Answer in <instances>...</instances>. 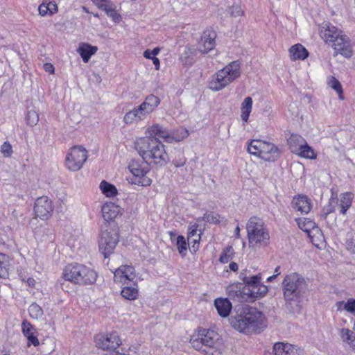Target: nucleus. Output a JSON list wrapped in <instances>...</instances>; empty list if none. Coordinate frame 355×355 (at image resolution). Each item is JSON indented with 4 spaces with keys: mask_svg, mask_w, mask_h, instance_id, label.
Listing matches in <instances>:
<instances>
[{
    "mask_svg": "<svg viewBox=\"0 0 355 355\" xmlns=\"http://www.w3.org/2000/svg\"><path fill=\"white\" fill-rule=\"evenodd\" d=\"M170 132L162 125L155 123L146 130V137L137 138L135 148L144 162L148 165L164 166L168 161L165 146L159 140L169 142Z\"/></svg>",
    "mask_w": 355,
    "mask_h": 355,
    "instance_id": "obj_1",
    "label": "nucleus"
},
{
    "mask_svg": "<svg viewBox=\"0 0 355 355\" xmlns=\"http://www.w3.org/2000/svg\"><path fill=\"white\" fill-rule=\"evenodd\" d=\"M245 286L241 284L234 283L228 286L226 292L232 300L243 302L250 298H258L264 296L268 288L261 283V275H250L243 278Z\"/></svg>",
    "mask_w": 355,
    "mask_h": 355,
    "instance_id": "obj_2",
    "label": "nucleus"
},
{
    "mask_svg": "<svg viewBox=\"0 0 355 355\" xmlns=\"http://www.w3.org/2000/svg\"><path fill=\"white\" fill-rule=\"evenodd\" d=\"M263 314L255 308L243 307L235 315H232L230 322L236 330L248 334L256 331L264 324Z\"/></svg>",
    "mask_w": 355,
    "mask_h": 355,
    "instance_id": "obj_3",
    "label": "nucleus"
},
{
    "mask_svg": "<svg viewBox=\"0 0 355 355\" xmlns=\"http://www.w3.org/2000/svg\"><path fill=\"white\" fill-rule=\"evenodd\" d=\"M191 346L205 355H221L222 340L214 330L202 329L190 339Z\"/></svg>",
    "mask_w": 355,
    "mask_h": 355,
    "instance_id": "obj_4",
    "label": "nucleus"
},
{
    "mask_svg": "<svg viewBox=\"0 0 355 355\" xmlns=\"http://www.w3.org/2000/svg\"><path fill=\"white\" fill-rule=\"evenodd\" d=\"M320 34L324 42L333 47L336 54L340 53L345 58L352 55L349 37L329 22L322 23Z\"/></svg>",
    "mask_w": 355,
    "mask_h": 355,
    "instance_id": "obj_5",
    "label": "nucleus"
},
{
    "mask_svg": "<svg viewBox=\"0 0 355 355\" xmlns=\"http://www.w3.org/2000/svg\"><path fill=\"white\" fill-rule=\"evenodd\" d=\"M249 248L257 250L269 243L270 235L263 220L257 216L250 218L246 223Z\"/></svg>",
    "mask_w": 355,
    "mask_h": 355,
    "instance_id": "obj_6",
    "label": "nucleus"
},
{
    "mask_svg": "<svg viewBox=\"0 0 355 355\" xmlns=\"http://www.w3.org/2000/svg\"><path fill=\"white\" fill-rule=\"evenodd\" d=\"M241 73L240 62L233 61L212 76L209 88L214 92L220 91L236 80Z\"/></svg>",
    "mask_w": 355,
    "mask_h": 355,
    "instance_id": "obj_7",
    "label": "nucleus"
},
{
    "mask_svg": "<svg viewBox=\"0 0 355 355\" xmlns=\"http://www.w3.org/2000/svg\"><path fill=\"white\" fill-rule=\"evenodd\" d=\"M63 277L71 282L85 285L94 283L97 275L93 269L83 264L75 263L65 267Z\"/></svg>",
    "mask_w": 355,
    "mask_h": 355,
    "instance_id": "obj_8",
    "label": "nucleus"
},
{
    "mask_svg": "<svg viewBox=\"0 0 355 355\" xmlns=\"http://www.w3.org/2000/svg\"><path fill=\"white\" fill-rule=\"evenodd\" d=\"M282 285L284 298L286 301H297L307 290L305 279L297 272L286 275Z\"/></svg>",
    "mask_w": 355,
    "mask_h": 355,
    "instance_id": "obj_9",
    "label": "nucleus"
},
{
    "mask_svg": "<svg viewBox=\"0 0 355 355\" xmlns=\"http://www.w3.org/2000/svg\"><path fill=\"white\" fill-rule=\"evenodd\" d=\"M248 151L265 161H275L279 156V149L275 144L261 139L252 140Z\"/></svg>",
    "mask_w": 355,
    "mask_h": 355,
    "instance_id": "obj_10",
    "label": "nucleus"
},
{
    "mask_svg": "<svg viewBox=\"0 0 355 355\" xmlns=\"http://www.w3.org/2000/svg\"><path fill=\"white\" fill-rule=\"evenodd\" d=\"M87 157V151L84 147L74 146L67 151L64 165L70 171H78L82 168Z\"/></svg>",
    "mask_w": 355,
    "mask_h": 355,
    "instance_id": "obj_11",
    "label": "nucleus"
},
{
    "mask_svg": "<svg viewBox=\"0 0 355 355\" xmlns=\"http://www.w3.org/2000/svg\"><path fill=\"white\" fill-rule=\"evenodd\" d=\"M128 169L132 175V178L128 179L130 184L141 187L151 184L152 180L146 175L150 171L149 168L144 163L133 159L129 163Z\"/></svg>",
    "mask_w": 355,
    "mask_h": 355,
    "instance_id": "obj_12",
    "label": "nucleus"
},
{
    "mask_svg": "<svg viewBox=\"0 0 355 355\" xmlns=\"http://www.w3.org/2000/svg\"><path fill=\"white\" fill-rule=\"evenodd\" d=\"M119 241L118 235L113 230H102L98 241L100 252L106 258L111 254Z\"/></svg>",
    "mask_w": 355,
    "mask_h": 355,
    "instance_id": "obj_13",
    "label": "nucleus"
},
{
    "mask_svg": "<svg viewBox=\"0 0 355 355\" xmlns=\"http://www.w3.org/2000/svg\"><path fill=\"white\" fill-rule=\"evenodd\" d=\"M95 340L96 345L103 349H116L121 345V340L115 331L98 334L96 336Z\"/></svg>",
    "mask_w": 355,
    "mask_h": 355,
    "instance_id": "obj_14",
    "label": "nucleus"
},
{
    "mask_svg": "<svg viewBox=\"0 0 355 355\" xmlns=\"http://www.w3.org/2000/svg\"><path fill=\"white\" fill-rule=\"evenodd\" d=\"M34 211L37 217L42 220L49 219L53 211V205L47 196H42L35 202Z\"/></svg>",
    "mask_w": 355,
    "mask_h": 355,
    "instance_id": "obj_15",
    "label": "nucleus"
},
{
    "mask_svg": "<svg viewBox=\"0 0 355 355\" xmlns=\"http://www.w3.org/2000/svg\"><path fill=\"white\" fill-rule=\"evenodd\" d=\"M136 277L135 268L130 265H122L114 272V281L123 285L133 282Z\"/></svg>",
    "mask_w": 355,
    "mask_h": 355,
    "instance_id": "obj_16",
    "label": "nucleus"
},
{
    "mask_svg": "<svg viewBox=\"0 0 355 355\" xmlns=\"http://www.w3.org/2000/svg\"><path fill=\"white\" fill-rule=\"evenodd\" d=\"M304 350L288 343H276L273 346V355H303Z\"/></svg>",
    "mask_w": 355,
    "mask_h": 355,
    "instance_id": "obj_17",
    "label": "nucleus"
},
{
    "mask_svg": "<svg viewBox=\"0 0 355 355\" xmlns=\"http://www.w3.org/2000/svg\"><path fill=\"white\" fill-rule=\"evenodd\" d=\"M291 207L301 214H307L311 209L312 202L306 196L297 195L293 198Z\"/></svg>",
    "mask_w": 355,
    "mask_h": 355,
    "instance_id": "obj_18",
    "label": "nucleus"
},
{
    "mask_svg": "<svg viewBox=\"0 0 355 355\" xmlns=\"http://www.w3.org/2000/svg\"><path fill=\"white\" fill-rule=\"evenodd\" d=\"M216 34L213 31H205L198 43V49L202 53H207L214 49Z\"/></svg>",
    "mask_w": 355,
    "mask_h": 355,
    "instance_id": "obj_19",
    "label": "nucleus"
},
{
    "mask_svg": "<svg viewBox=\"0 0 355 355\" xmlns=\"http://www.w3.org/2000/svg\"><path fill=\"white\" fill-rule=\"evenodd\" d=\"M101 211L103 218L106 221H109L121 214V208L114 203L106 202L103 205Z\"/></svg>",
    "mask_w": 355,
    "mask_h": 355,
    "instance_id": "obj_20",
    "label": "nucleus"
},
{
    "mask_svg": "<svg viewBox=\"0 0 355 355\" xmlns=\"http://www.w3.org/2000/svg\"><path fill=\"white\" fill-rule=\"evenodd\" d=\"M353 198L354 194L352 192H345L340 194L336 202L341 214L345 215L347 214V210L352 206Z\"/></svg>",
    "mask_w": 355,
    "mask_h": 355,
    "instance_id": "obj_21",
    "label": "nucleus"
},
{
    "mask_svg": "<svg viewBox=\"0 0 355 355\" xmlns=\"http://www.w3.org/2000/svg\"><path fill=\"white\" fill-rule=\"evenodd\" d=\"M159 103L160 99L158 97L154 95H149L146 98L145 101L139 106L142 110L144 114L146 116H148L156 109V107L159 105Z\"/></svg>",
    "mask_w": 355,
    "mask_h": 355,
    "instance_id": "obj_22",
    "label": "nucleus"
},
{
    "mask_svg": "<svg viewBox=\"0 0 355 355\" xmlns=\"http://www.w3.org/2000/svg\"><path fill=\"white\" fill-rule=\"evenodd\" d=\"M146 117L140 107L137 106L125 114L123 121L126 124H132L144 120Z\"/></svg>",
    "mask_w": 355,
    "mask_h": 355,
    "instance_id": "obj_23",
    "label": "nucleus"
},
{
    "mask_svg": "<svg viewBox=\"0 0 355 355\" xmlns=\"http://www.w3.org/2000/svg\"><path fill=\"white\" fill-rule=\"evenodd\" d=\"M214 305L218 315L222 318H226L232 310V304L227 299L218 298L214 301Z\"/></svg>",
    "mask_w": 355,
    "mask_h": 355,
    "instance_id": "obj_24",
    "label": "nucleus"
},
{
    "mask_svg": "<svg viewBox=\"0 0 355 355\" xmlns=\"http://www.w3.org/2000/svg\"><path fill=\"white\" fill-rule=\"evenodd\" d=\"M98 51L96 46H92L87 43H82L77 49V52L81 56L85 63L88 62L92 55H94Z\"/></svg>",
    "mask_w": 355,
    "mask_h": 355,
    "instance_id": "obj_25",
    "label": "nucleus"
},
{
    "mask_svg": "<svg viewBox=\"0 0 355 355\" xmlns=\"http://www.w3.org/2000/svg\"><path fill=\"white\" fill-rule=\"evenodd\" d=\"M22 331L28 340V345L33 344L34 346L39 345V340L35 336V329L31 323L24 321L22 324Z\"/></svg>",
    "mask_w": 355,
    "mask_h": 355,
    "instance_id": "obj_26",
    "label": "nucleus"
},
{
    "mask_svg": "<svg viewBox=\"0 0 355 355\" xmlns=\"http://www.w3.org/2000/svg\"><path fill=\"white\" fill-rule=\"evenodd\" d=\"M288 52L290 58L293 61L297 60H304L309 55L307 50L300 44L292 46L289 49Z\"/></svg>",
    "mask_w": 355,
    "mask_h": 355,
    "instance_id": "obj_27",
    "label": "nucleus"
},
{
    "mask_svg": "<svg viewBox=\"0 0 355 355\" xmlns=\"http://www.w3.org/2000/svg\"><path fill=\"white\" fill-rule=\"evenodd\" d=\"M121 295L128 300H135L139 297L137 284L133 282L130 285L124 286L121 289Z\"/></svg>",
    "mask_w": 355,
    "mask_h": 355,
    "instance_id": "obj_28",
    "label": "nucleus"
},
{
    "mask_svg": "<svg viewBox=\"0 0 355 355\" xmlns=\"http://www.w3.org/2000/svg\"><path fill=\"white\" fill-rule=\"evenodd\" d=\"M198 225L194 223L189 225L188 230V242L193 243V248L198 249V246L196 247V245H198L200 240L201 232L198 229Z\"/></svg>",
    "mask_w": 355,
    "mask_h": 355,
    "instance_id": "obj_29",
    "label": "nucleus"
},
{
    "mask_svg": "<svg viewBox=\"0 0 355 355\" xmlns=\"http://www.w3.org/2000/svg\"><path fill=\"white\" fill-rule=\"evenodd\" d=\"M252 98L250 96L246 97L241 105V117L244 122H248L250 114L252 109Z\"/></svg>",
    "mask_w": 355,
    "mask_h": 355,
    "instance_id": "obj_30",
    "label": "nucleus"
},
{
    "mask_svg": "<svg viewBox=\"0 0 355 355\" xmlns=\"http://www.w3.org/2000/svg\"><path fill=\"white\" fill-rule=\"evenodd\" d=\"M306 142L305 139L299 135H291L288 139L289 148L293 153L297 151V150Z\"/></svg>",
    "mask_w": 355,
    "mask_h": 355,
    "instance_id": "obj_31",
    "label": "nucleus"
},
{
    "mask_svg": "<svg viewBox=\"0 0 355 355\" xmlns=\"http://www.w3.org/2000/svg\"><path fill=\"white\" fill-rule=\"evenodd\" d=\"M99 188L102 193L107 198L114 197L118 193L117 189L115 187V186L105 180H103L100 183Z\"/></svg>",
    "mask_w": 355,
    "mask_h": 355,
    "instance_id": "obj_32",
    "label": "nucleus"
},
{
    "mask_svg": "<svg viewBox=\"0 0 355 355\" xmlns=\"http://www.w3.org/2000/svg\"><path fill=\"white\" fill-rule=\"evenodd\" d=\"M327 85L329 87L333 89L338 94L339 99L343 100L344 95L343 87L340 83L334 76H329L327 80Z\"/></svg>",
    "mask_w": 355,
    "mask_h": 355,
    "instance_id": "obj_33",
    "label": "nucleus"
},
{
    "mask_svg": "<svg viewBox=\"0 0 355 355\" xmlns=\"http://www.w3.org/2000/svg\"><path fill=\"white\" fill-rule=\"evenodd\" d=\"M189 135V131L187 129L184 128H180L173 132H170V143L178 142L187 137Z\"/></svg>",
    "mask_w": 355,
    "mask_h": 355,
    "instance_id": "obj_34",
    "label": "nucleus"
},
{
    "mask_svg": "<svg viewBox=\"0 0 355 355\" xmlns=\"http://www.w3.org/2000/svg\"><path fill=\"white\" fill-rule=\"evenodd\" d=\"M295 154L307 159H315L316 155L314 150L310 147L307 143L304 144L297 151L294 153Z\"/></svg>",
    "mask_w": 355,
    "mask_h": 355,
    "instance_id": "obj_35",
    "label": "nucleus"
},
{
    "mask_svg": "<svg viewBox=\"0 0 355 355\" xmlns=\"http://www.w3.org/2000/svg\"><path fill=\"white\" fill-rule=\"evenodd\" d=\"M296 222L297 223L298 227L306 234L311 230L313 227H315V223L306 218H300L296 219Z\"/></svg>",
    "mask_w": 355,
    "mask_h": 355,
    "instance_id": "obj_36",
    "label": "nucleus"
},
{
    "mask_svg": "<svg viewBox=\"0 0 355 355\" xmlns=\"http://www.w3.org/2000/svg\"><path fill=\"white\" fill-rule=\"evenodd\" d=\"M309 238L311 239L312 243H313L315 245H318V243H315L316 242H320L322 241L324 239L323 234L322 231L319 229V227L315 225V227L311 229V231H309L307 233Z\"/></svg>",
    "mask_w": 355,
    "mask_h": 355,
    "instance_id": "obj_37",
    "label": "nucleus"
},
{
    "mask_svg": "<svg viewBox=\"0 0 355 355\" xmlns=\"http://www.w3.org/2000/svg\"><path fill=\"white\" fill-rule=\"evenodd\" d=\"M8 257L0 252V277H5L8 275Z\"/></svg>",
    "mask_w": 355,
    "mask_h": 355,
    "instance_id": "obj_38",
    "label": "nucleus"
},
{
    "mask_svg": "<svg viewBox=\"0 0 355 355\" xmlns=\"http://www.w3.org/2000/svg\"><path fill=\"white\" fill-rule=\"evenodd\" d=\"M338 310H345L347 312L355 313V300L350 299L345 302L340 301L336 303Z\"/></svg>",
    "mask_w": 355,
    "mask_h": 355,
    "instance_id": "obj_39",
    "label": "nucleus"
},
{
    "mask_svg": "<svg viewBox=\"0 0 355 355\" xmlns=\"http://www.w3.org/2000/svg\"><path fill=\"white\" fill-rule=\"evenodd\" d=\"M29 315L32 318L39 319L43 315L42 309L36 303H33L28 308Z\"/></svg>",
    "mask_w": 355,
    "mask_h": 355,
    "instance_id": "obj_40",
    "label": "nucleus"
},
{
    "mask_svg": "<svg viewBox=\"0 0 355 355\" xmlns=\"http://www.w3.org/2000/svg\"><path fill=\"white\" fill-rule=\"evenodd\" d=\"M101 8L103 9L108 16L111 17L114 21L119 20V15L117 14L112 6L110 5L107 1L104 3L103 8Z\"/></svg>",
    "mask_w": 355,
    "mask_h": 355,
    "instance_id": "obj_41",
    "label": "nucleus"
},
{
    "mask_svg": "<svg viewBox=\"0 0 355 355\" xmlns=\"http://www.w3.org/2000/svg\"><path fill=\"white\" fill-rule=\"evenodd\" d=\"M234 255V250L232 246L227 247L222 252L219 261L221 263H225L230 261Z\"/></svg>",
    "mask_w": 355,
    "mask_h": 355,
    "instance_id": "obj_42",
    "label": "nucleus"
},
{
    "mask_svg": "<svg viewBox=\"0 0 355 355\" xmlns=\"http://www.w3.org/2000/svg\"><path fill=\"white\" fill-rule=\"evenodd\" d=\"M176 245L179 253L184 257L187 250V244L183 236H178L177 238Z\"/></svg>",
    "mask_w": 355,
    "mask_h": 355,
    "instance_id": "obj_43",
    "label": "nucleus"
},
{
    "mask_svg": "<svg viewBox=\"0 0 355 355\" xmlns=\"http://www.w3.org/2000/svg\"><path fill=\"white\" fill-rule=\"evenodd\" d=\"M340 336L344 342H346L348 344H352L354 341L353 332L348 329H341L340 331Z\"/></svg>",
    "mask_w": 355,
    "mask_h": 355,
    "instance_id": "obj_44",
    "label": "nucleus"
},
{
    "mask_svg": "<svg viewBox=\"0 0 355 355\" xmlns=\"http://www.w3.org/2000/svg\"><path fill=\"white\" fill-rule=\"evenodd\" d=\"M26 120L29 125H35L39 121V114L35 110H30L27 114Z\"/></svg>",
    "mask_w": 355,
    "mask_h": 355,
    "instance_id": "obj_45",
    "label": "nucleus"
},
{
    "mask_svg": "<svg viewBox=\"0 0 355 355\" xmlns=\"http://www.w3.org/2000/svg\"><path fill=\"white\" fill-rule=\"evenodd\" d=\"M227 13L231 16V17H239V16H241L243 15V10L241 9V8L238 6V5H234V6H232L231 7H229L227 9Z\"/></svg>",
    "mask_w": 355,
    "mask_h": 355,
    "instance_id": "obj_46",
    "label": "nucleus"
},
{
    "mask_svg": "<svg viewBox=\"0 0 355 355\" xmlns=\"http://www.w3.org/2000/svg\"><path fill=\"white\" fill-rule=\"evenodd\" d=\"M1 152L5 157H10L12 154V146L8 141H6L1 147Z\"/></svg>",
    "mask_w": 355,
    "mask_h": 355,
    "instance_id": "obj_47",
    "label": "nucleus"
},
{
    "mask_svg": "<svg viewBox=\"0 0 355 355\" xmlns=\"http://www.w3.org/2000/svg\"><path fill=\"white\" fill-rule=\"evenodd\" d=\"M186 158L182 154L180 153L178 157H175L173 161V164L175 167H181L183 166L186 163Z\"/></svg>",
    "mask_w": 355,
    "mask_h": 355,
    "instance_id": "obj_48",
    "label": "nucleus"
},
{
    "mask_svg": "<svg viewBox=\"0 0 355 355\" xmlns=\"http://www.w3.org/2000/svg\"><path fill=\"white\" fill-rule=\"evenodd\" d=\"M47 6V9L49 11V15H51L58 12V6L55 1H49L46 3Z\"/></svg>",
    "mask_w": 355,
    "mask_h": 355,
    "instance_id": "obj_49",
    "label": "nucleus"
},
{
    "mask_svg": "<svg viewBox=\"0 0 355 355\" xmlns=\"http://www.w3.org/2000/svg\"><path fill=\"white\" fill-rule=\"evenodd\" d=\"M335 210L334 207L329 205L327 207L324 208L323 210V212L321 214V218L324 220H325L327 217V216L330 214L334 212Z\"/></svg>",
    "mask_w": 355,
    "mask_h": 355,
    "instance_id": "obj_50",
    "label": "nucleus"
},
{
    "mask_svg": "<svg viewBox=\"0 0 355 355\" xmlns=\"http://www.w3.org/2000/svg\"><path fill=\"white\" fill-rule=\"evenodd\" d=\"M39 13L42 16H44L46 15H49V11L47 9V6L46 3H42L41 5H40L38 8Z\"/></svg>",
    "mask_w": 355,
    "mask_h": 355,
    "instance_id": "obj_51",
    "label": "nucleus"
},
{
    "mask_svg": "<svg viewBox=\"0 0 355 355\" xmlns=\"http://www.w3.org/2000/svg\"><path fill=\"white\" fill-rule=\"evenodd\" d=\"M46 71L53 73L54 72V67L50 63H46L44 65Z\"/></svg>",
    "mask_w": 355,
    "mask_h": 355,
    "instance_id": "obj_52",
    "label": "nucleus"
},
{
    "mask_svg": "<svg viewBox=\"0 0 355 355\" xmlns=\"http://www.w3.org/2000/svg\"><path fill=\"white\" fill-rule=\"evenodd\" d=\"M92 1L99 8H103L104 3H105L107 1V0H92Z\"/></svg>",
    "mask_w": 355,
    "mask_h": 355,
    "instance_id": "obj_53",
    "label": "nucleus"
},
{
    "mask_svg": "<svg viewBox=\"0 0 355 355\" xmlns=\"http://www.w3.org/2000/svg\"><path fill=\"white\" fill-rule=\"evenodd\" d=\"M229 268H230L231 270H232V271H234V272H236V271H237V270H238V269H239V266H238V264H237L236 263H235V262H232V263H230V265H229Z\"/></svg>",
    "mask_w": 355,
    "mask_h": 355,
    "instance_id": "obj_54",
    "label": "nucleus"
},
{
    "mask_svg": "<svg viewBox=\"0 0 355 355\" xmlns=\"http://www.w3.org/2000/svg\"><path fill=\"white\" fill-rule=\"evenodd\" d=\"M151 60H153V62L155 67V69L157 70H158L159 69V64H160L159 60L156 57H153Z\"/></svg>",
    "mask_w": 355,
    "mask_h": 355,
    "instance_id": "obj_55",
    "label": "nucleus"
},
{
    "mask_svg": "<svg viewBox=\"0 0 355 355\" xmlns=\"http://www.w3.org/2000/svg\"><path fill=\"white\" fill-rule=\"evenodd\" d=\"M144 56L147 59H152L153 55L150 53V50L147 49L144 53Z\"/></svg>",
    "mask_w": 355,
    "mask_h": 355,
    "instance_id": "obj_56",
    "label": "nucleus"
},
{
    "mask_svg": "<svg viewBox=\"0 0 355 355\" xmlns=\"http://www.w3.org/2000/svg\"><path fill=\"white\" fill-rule=\"evenodd\" d=\"M160 51V49L158 47L155 48L152 51H150V53H152L153 57H155Z\"/></svg>",
    "mask_w": 355,
    "mask_h": 355,
    "instance_id": "obj_57",
    "label": "nucleus"
},
{
    "mask_svg": "<svg viewBox=\"0 0 355 355\" xmlns=\"http://www.w3.org/2000/svg\"><path fill=\"white\" fill-rule=\"evenodd\" d=\"M240 231H241V230H240L239 226H237L236 227V229H235V236H236V237H237V238L240 237Z\"/></svg>",
    "mask_w": 355,
    "mask_h": 355,
    "instance_id": "obj_58",
    "label": "nucleus"
},
{
    "mask_svg": "<svg viewBox=\"0 0 355 355\" xmlns=\"http://www.w3.org/2000/svg\"><path fill=\"white\" fill-rule=\"evenodd\" d=\"M27 283L29 286H34L35 284V279L33 278H28L27 280Z\"/></svg>",
    "mask_w": 355,
    "mask_h": 355,
    "instance_id": "obj_59",
    "label": "nucleus"
},
{
    "mask_svg": "<svg viewBox=\"0 0 355 355\" xmlns=\"http://www.w3.org/2000/svg\"><path fill=\"white\" fill-rule=\"evenodd\" d=\"M280 274V272H278L277 274L276 275H274L272 276H270L269 277L268 279H267V281L268 282H271L273 279H275L277 275H279Z\"/></svg>",
    "mask_w": 355,
    "mask_h": 355,
    "instance_id": "obj_60",
    "label": "nucleus"
},
{
    "mask_svg": "<svg viewBox=\"0 0 355 355\" xmlns=\"http://www.w3.org/2000/svg\"><path fill=\"white\" fill-rule=\"evenodd\" d=\"M334 200V196H332L331 199H330V203L331 204Z\"/></svg>",
    "mask_w": 355,
    "mask_h": 355,
    "instance_id": "obj_61",
    "label": "nucleus"
},
{
    "mask_svg": "<svg viewBox=\"0 0 355 355\" xmlns=\"http://www.w3.org/2000/svg\"><path fill=\"white\" fill-rule=\"evenodd\" d=\"M279 267H277V268H275V272H276V274H277L278 272H279Z\"/></svg>",
    "mask_w": 355,
    "mask_h": 355,
    "instance_id": "obj_62",
    "label": "nucleus"
},
{
    "mask_svg": "<svg viewBox=\"0 0 355 355\" xmlns=\"http://www.w3.org/2000/svg\"><path fill=\"white\" fill-rule=\"evenodd\" d=\"M354 252H355V245L354 246V250H353Z\"/></svg>",
    "mask_w": 355,
    "mask_h": 355,
    "instance_id": "obj_63",
    "label": "nucleus"
}]
</instances>
